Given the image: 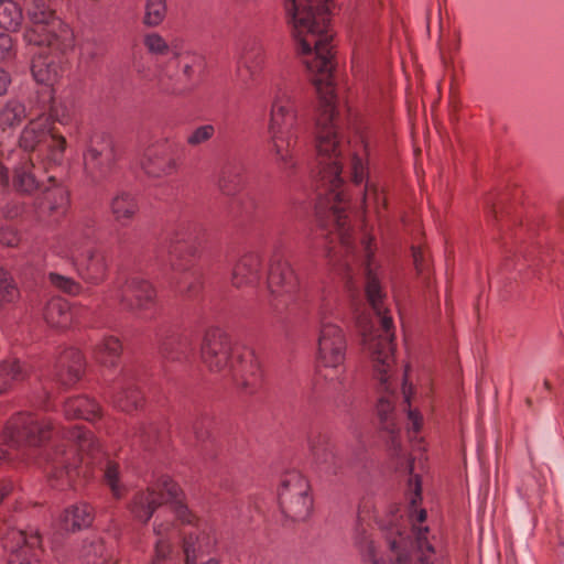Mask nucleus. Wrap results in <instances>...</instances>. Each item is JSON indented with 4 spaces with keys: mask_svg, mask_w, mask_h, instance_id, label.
<instances>
[{
    "mask_svg": "<svg viewBox=\"0 0 564 564\" xmlns=\"http://www.w3.org/2000/svg\"><path fill=\"white\" fill-rule=\"evenodd\" d=\"M262 260L258 253L243 254L235 264L231 283L235 288L254 286L261 278Z\"/></svg>",
    "mask_w": 564,
    "mask_h": 564,
    "instance_id": "obj_21",
    "label": "nucleus"
},
{
    "mask_svg": "<svg viewBox=\"0 0 564 564\" xmlns=\"http://www.w3.org/2000/svg\"><path fill=\"white\" fill-rule=\"evenodd\" d=\"M183 550L186 558V564H194L196 553L202 550V542L197 535L189 533L183 542Z\"/></svg>",
    "mask_w": 564,
    "mask_h": 564,
    "instance_id": "obj_48",
    "label": "nucleus"
},
{
    "mask_svg": "<svg viewBox=\"0 0 564 564\" xmlns=\"http://www.w3.org/2000/svg\"><path fill=\"white\" fill-rule=\"evenodd\" d=\"M347 340L335 322L334 308L326 304L319 311L316 360L319 367L339 369L346 359Z\"/></svg>",
    "mask_w": 564,
    "mask_h": 564,
    "instance_id": "obj_8",
    "label": "nucleus"
},
{
    "mask_svg": "<svg viewBox=\"0 0 564 564\" xmlns=\"http://www.w3.org/2000/svg\"><path fill=\"white\" fill-rule=\"evenodd\" d=\"M328 0H285L293 35L305 56L304 64L314 80H329L334 69L333 35L328 31Z\"/></svg>",
    "mask_w": 564,
    "mask_h": 564,
    "instance_id": "obj_1",
    "label": "nucleus"
},
{
    "mask_svg": "<svg viewBox=\"0 0 564 564\" xmlns=\"http://www.w3.org/2000/svg\"><path fill=\"white\" fill-rule=\"evenodd\" d=\"M29 26L23 39L28 44L65 52L74 45V33L50 7L28 8Z\"/></svg>",
    "mask_w": 564,
    "mask_h": 564,
    "instance_id": "obj_7",
    "label": "nucleus"
},
{
    "mask_svg": "<svg viewBox=\"0 0 564 564\" xmlns=\"http://www.w3.org/2000/svg\"><path fill=\"white\" fill-rule=\"evenodd\" d=\"M344 379H345V378H344V371H340V372L338 373V376L336 377V381H337V383H338V384H340V386H341V384L344 383Z\"/></svg>",
    "mask_w": 564,
    "mask_h": 564,
    "instance_id": "obj_60",
    "label": "nucleus"
},
{
    "mask_svg": "<svg viewBox=\"0 0 564 564\" xmlns=\"http://www.w3.org/2000/svg\"><path fill=\"white\" fill-rule=\"evenodd\" d=\"M110 209L116 221L127 226L138 213L139 207L132 195L120 193L111 199Z\"/></svg>",
    "mask_w": 564,
    "mask_h": 564,
    "instance_id": "obj_32",
    "label": "nucleus"
},
{
    "mask_svg": "<svg viewBox=\"0 0 564 564\" xmlns=\"http://www.w3.org/2000/svg\"><path fill=\"white\" fill-rule=\"evenodd\" d=\"M99 405L87 397L70 398L64 404V414L67 419L93 421L99 416Z\"/></svg>",
    "mask_w": 564,
    "mask_h": 564,
    "instance_id": "obj_31",
    "label": "nucleus"
},
{
    "mask_svg": "<svg viewBox=\"0 0 564 564\" xmlns=\"http://www.w3.org/2000/svg\"><path fill=\"white\" fill-rule=\"evenodd\" d=\"M118 299L128 311L141 317L152 316L158 303L154 286L138 276L127 280Z\"/></svg>",
    "mask_w": 564,
    "mask_h": 564,
    "instance_id": "obj_14",
    "label": "nucleus"
},
{
    "mask_svg": "<svg viewBox=\"0 0 564 564\" xmlns=\"http://www.w3.org/2000/svg\"><path fill=\"white\" fill-rule=\"evenodd\" d=\"M50 419L34 413H20L12 417L4 430V442L12 448L22 445L40 446L53 434Z\"/></svg>",
    "mask_w": 564,
    "mask_h": 564,
    "instance_id": "obj_11",
    "label": "nucleus"
},
{
    "mask_svg": "<svg viewBox=\"0 0 564 564\" xmlns=\"http://www.w3.org/2000/svg\"><path fill=\"white\" fill-rule=\"evenodd\" d=\"M91 237V229L74 227L58 239L55 251L62 258L70 260L83 279L98 283L106 275L107 263L100 252L89 247Z\"/></svg>",
    "mask_w": 564,
    "mask_h": 564,
    "instance_id": "obj_6",
    "label": "nucleus"
},
{
    "mask_svg": "<svg viewBox=\"0 0 564 564\" xmlns=\"http://www.w3.org/2000/svg\"><path fill=\"white\" fill-rule=\"evenodd\" d=\"M6 452L0 448V463L6 459Z\"/></svg>",
    "mask_w": 564,
    "mask_h": 564,
    "instance_id": "obj_62",
    "label": "nucleus"
},
{
    "mask_svg": "<svg viewBox=\"0 0 564 564\" xmlns=\"http://www.w3.org/2000/svg\"><path fill=\"white\" fill-rule=\"evenodd\" d=\"M91 522V508L86 503H77L66 508L59 518V527L66 532L87 528Z\"/></svg>",
    "mask_w": 564,
    "mask_h": 564,
    "instance_id": "obj_25",
    "label": "nucleus"
},
{
    "mask_svg": "<svg viewBox=\"0 0 564 564\" xmlns=\"http://www.w3.org/2000/svg\"><path fill=\"white\" fill-rule=\"evenodd\" d=\"M181 489L170 477H162L155 486L149 487L145 491H139L133 497L130 511L133 517L147 523L153 516L155 509L162 503H169L163 513L156 517L153 531L158 536L154 557L150 564H160L170 552V543L166 535L174 530V523L170 516H174L182 522L189 523L192 514L187 507L180 499Z\"/></svg>",
    "mask_w": 564,
    "mask_h": 564,
    "instance_id": "obj_2",
    "label": "nucleus"
},
{
    "mask_svg": "<svg viewBox=\"0 0 564 564\" xmlns=\"http://www.w3.org/2000/svg\"><path fill=\"white\" fill-rule=\"evenodd\" d=\"M48 281L54 288L69 295H77L82 289L76 281L58 273H50Z\"/></svg>",
    "mask_w": 564,
    "mask_h": 564,
    "instance_id": "obj_45",
    "label": "nucleus"
},
{
    "mask_svg": "<svg viewBox=\"0 0 564 564\" xmlns=\"http://www.w3.org/2000/svg\"><path fill=\"white\" fill-rule=\"evenodd\" d=\"M264 58V51L261 46L245 53L239 62V76L243 80L253 78L262 68Z\"/></svg>",
    "mask_w": 564,
    "mask_h": 564,
    "instance_id": "obj_35",
    "label": "nucleus"
},
{
    "mask_svg": "<svg viewBox=\"0 0 564 564\" xmlns=\"http://www.w3.org/2000/svg\"><path fill=\"white\" fill-rule=\"evenodd\" d=\"M160 350L167 360L184 361L194 351V343L189 335L180 334L164 340Z\"/></svg>",
    "mask_w": 564,
    "mask_h": 564,
    "instance_id": "obj_28",
    "label": "nucleus"
},
{
    "mask_svg": "<svg viewBox=\"0 0 564 564\" xmlns=\"http://www.w3.org/2000/svg\"><path fill=\"white\" fill-rule=\"evenodd\" d=\"M406 416H408V431L417 433L422 427V415L416 411L411 409L409 405L406 409Z\"/></svg>",
    "mask_w": 564,
    "mask_h": 564,
    "instance_id": "obj_52",
    "label": "nucleus"
},
{
    "mask_svg": "<svg viewBox=\"0 0 564 564\" xmlns=\"http://www.w3.org/2000/svg\"><path fill=\"white\" fill-rule=\"evenodd\" d=\"M215 134V127L213 124H203L195 128L186 138V142L191 147L200 145L209 141Z\"/></svg>",
    "mask_w": 564,
    "mask_h": 564,
    "instance_id": "obj_46",
    "label": "nucleus"
},
{
    "mask_svg": "<svg viewBox=\"0 0 564 564\" xmlns=\"http://www.w3.org/2000/svg\"><path fill=\"white\" fill-rule=\"evenodd\" d=\"M70 457H74L73 448L66 452L65 449H61L57 445H54L50 453H46V460L52 464V470L50 473L53 477L59 479L63 476L64 468L76 467L77 460L74 458V462L70 463ZM66 474L69 476V470H67Z\"/></svg>",
    "mask_w": 564,
    "mask_h": 564,
    "instance_id": "obj_38",
    "label": "nucleus"
},
{
    "mask_svg": "<svg viewBox=\"0 0 564 564\" xmlns=\"http://www.w3.org/2000/svg\"><path fill=\"white\" fill-rule=\"evenodd\" d=\"M34 170H36L33 159L23 158L21 163L14 167V185L18 189L32 193L37 188L40 181Z\"/></svg>",
    "mask_w": 564,
    "mask_h": 564,
    "instance_id": "obj_34",
    "label": "nucleus"
},
{
    "mask_svg": "<svg viewBox=\"0 0 564 564\" xmlns=\"http://www.w3.org/2000/svg\"><path fill=\"white\" fill-rule=\"evenodd\" d=\"M267 282L270 305L274 311L280 312L292 301L299 286L297 278L286 260L274 256L270 260Z\"/></svg>",
    "mask_w": 564,
    "mask_h": 564,
    "instance_id": "obj_13",
    "label": "nucleus"
},
{
    "mask_svg": "<svg viewBox=\"0 0 564 564\" xmlns=\"http://www.w3.org/2000/svg\"><path fill=\"white\" fill-rule=\"evenodd\" d=\"M10 83V75L4 69L0 68V96L7 93Z\"/></svg>",
    "mask_w": 564,
    "mask_h": 564,
    "instance_id": "obj_55",
    "label": "nucleus"
},
{
    "mask_svg": "<svg viewBox=\"0 0 564 564\" xmlns=\"http://www.w3.org/2000/svg\"><path fill=\"white\" fill-rule=\"evenodd\" d=\"M83 555L87 558H102L106 555L104 542L100 539H93L83 546Z\"/></svg>",
    "mask_w": 564,
    "mask_h": 564,
    "instance_id": "obj_49",
    "label": "nucleus"
},
{
    "mask_svg": "<svg viewBox=\"0 0 564 564\" xmlns=\"http://www.w3.org/2000/svg\"><path fill=\"white\" fill-rule=\"evenodd\" d=\"M3 155H4V151L2 149V144L0 143V156H3ZM7 180H8L7 169L0 164V182H6Z\"/></svg>",
    "mask_w": 564,
    "mask_h": 564,
    "instance_id": "obj_59",
    "label": "nucleus"
},
{
    "mask_svg": "<svg viewBox=\"0 0 564 564\" xmlns=\"http://www.w3.org/2000/svg\"><path fill=\"white\" fill-rule=\"evenodd\" d=\"M412 534L414 542L409 541V535L401 524L391 522L384 528V535L391 552L397 556L393 564H435L436 550L430 539V530L423 525L426 519L424 509L411 511Z\"/></svg>",
    "mask_w": 564,
    "mask_h": 564,
    "instance_id": "obj_5",
    "label": "nucleus"
},
{
    "mask_svg": "<svg viewBox=\"0 0 564 564\" xmlns=\"http://www.w3.org/2000/svg\"><path fill=\"white\" fill-rule=\"evenodd\" d=\"M410 489L413 490V496L411 497V506L414 507L417 500L421 499V481L417 475H414L410 478Z\"/></svg>",
    "mask_w": 564,
    "mask_h": 564,
    "instance_id": "obj_54",
    "label": "nucleus"
},
{
    "mask_svg": "<svg viewBox=\"0 0 564 564\" xmlns=\"http://www.w3.org/2000/svg\"><path fill=\"white\" fill-rule=\"evenodd\" d=\"M122 345L118 337L102 336L93 348V356L97 362L105 367H115L120 358Z\"/></svg>",
    "mask_w": 564,
    "mask_h": 564,
    "instance_id": "obj_27",
    "label": "nucleus"
},
{
    "mask_svg": "<svg viewBox=\"0 0 564 564\" xmlns=\"http://www.w3.org/2000/svg\"><path fill=\"white\" fill-rule=\"evenodd\" d=\"M413 260L419 272L422 271L423 253L420 249L413 248Z\"/></svg>",
    "mask_w": 564,
    "mask_h": 564,
    "instance_id": "obj_56",
    "label": "nucleus"
},
{
    "mask_svg": "<svg viewBox=\"0 0 564 564\" xmlns=\"http://www.w3.org/2000/svg\"><path fill=\"white\" fill-rule=\"evenodd\" d=\"M355 544L358 547L364 562L369 564H388L383 556L378 553L375 542L366 530H357Z\"/></svg>",
    "mask_w": 564,
    "mask_h": 564,
    "instance_id": "obj_39",
    "label": "nucleus"
},
{
    "mask_svg": "<svg viewBox=\"0 0 564 564\" xmlns=\"http://www.w3.org/2000/svg\"><path fill=\"white\" fill-rule=\"evenodd\" d=\"M44 319L50 327L64 329L73 324L74 312L67 301L55 297L47 303Z\"/></svg>",
    "mask_w": 564,
    "mask_h": 564,
    "instance_id": "obj_24",
    "label": "nucleus"
},
{
    "mask_svg": "<svg viewBox=\"0 0 564 564\" xmlns=\"http://www.w3.org/2000/svg\"><path fill=\"white\" fill-rule=\"evenodd\" d=\"M3 547L11 552L8 564H37L35 549L41 545V538L36 531L30 533L11 529L3 538Z\"/></svg>",
    "mask_w": 564,
    "mask_h": 564,
    "instance_id": "obj_15",
    "label": "nucleus"
},
{
    "mask_svg": "<svg viewBox=\"0 0 564 564\" xmlns=\"http://www.w3.org/2000/svg\"><path fill=\"white\" fill-rule=\"evenodd\" d=\"M84 366V358L78 349L65 348L55 360L52 379L62 386H72L82 378Z\"/></svg>",
    "mask_w": 564,
    "mask_h": 564,
    "instance_id": "obj_19",
    "label": "nucleus"
},
{
    "mask_svg": "<svg viewBox=\"0 0 564 564\" xmlns=\"http://www.w3.org/2000/svg\"><path fill=\"white\" fill-rule=\"evenodd\" d=\"M31 72L36 83L52 87L62 75V66L56 56L39 54L32 58Z\"/></svg>",
    "mask_w": 564,
    "mask_h": 564,
    "instance_id": "obj_23",
    "label": "nucleus"
},
{
    "mask_svg": "<svg viewBox=\"0 0 564 564\" xmlns=\"http://www.w3.org/2000/svg\"><path fill=\"white\" fill-rule=\"evenodd\" d=\"M142 44L145 51L153 56L163 57L166 56L170 51V44L166 39L159 32H147L142 36Z\"/></svg>",
    "mask_w": 564,
    "mask_h": 564,
    "instance_id": "obj_43",
    "label": "nucleus"
},
{
    "mask_svg": "<svg viewBox=\"0 0 564 564\" xmlns=\"http://www.w3.org/2000/svg\"><path fill=\"white\" fill-rule=\"evenodd\" d=\"M403 393H404V401L406 403H409V395H408L406 391L404 390Z\"/></svg>",
    "mask_w": 564,
    "mask_h": 564,
    "instance_id": "obj_64",
    "label": "nucleus"
},
{
    "mask_svg": "<svg viewBox=\"0 0 564 564\" xmlns=\"http://www.w3.org/2000/svg\"><path fill=\"white\" fill-rule=\"evenodd\" d=\"M279 505L283 514L293 521L306 520L313 508L310 485L299 471L283 476L279 487Z\"/></svg>",
    "mask_w": 564,
    "mask_h": 564,
    "instance_id": "obj_10",
    "label": "nucleus"
},
{
    "mask_svg": "<svg viewBox=\"0 0 564 564\" xmlns=\"http://www.w3.org/2000/svg\"><path fill=\"white\" fill-rule=\"evenodd\" d=\"M26 117L23 104L18 100H9L0 109V128L2 131L19 126Z\"/></svg>",
    "mask_w": 564,
    "mask_h": 564,
    "instance_id": "obj_40",
    "label": "nucleus"
},
{
    "mask_svg": "<svg viewBox=\"0 0 564 564\" xmlns=\"http://www.w3.org/2000/svg\"><path fill=\"white\" fill-rule=\"evenodd\" d=\"M11 488H12V486L9 482H1L0 484V502L3 500V498L6 496L9 495V492L11 491Z\"/></svg>",
    "mask_w": 564,
    "mask_h": 564,
    "instance_id": "obj_57",
    "label": "nucleus"
},
{
    "mask_svg": "<svg viewBox=\"0 0 564 564\" xmlns=\"http://www.w3.org/2000/svg\"><path fill=\"white\" fill-rule=\"evenodd\" d=\"M238 348H234L228 336L220 329H209L204 337L200 358L213 373L229 377L236 362Z\"/></svg>",
    "mask_w": 564,
    "mask_h": 564,
    "instance_id": "obj_12",
    "label": "nucleus"
},
{
    "mask_svg": "<svg viewBox=\"0 0 564 564\" xmlns=\"http://www.w3.org/2000/svg\"><path fill=\"white\" fill-rule=\"evenodd\" d=\"M113 161L112 139L105 133L95 134L84 158L86 172L93 177H100L108 172Z\"/></svg>",
    "mask_w": 564,
    "mask_h": 564,
    "instance_id": "obj_16",
    "label": "nucleus"
},
{
    "mask_svg": "<svg viewBox=\"0 0 564 564\" xmlns=\"http://www.w3.org/2000/svg\"><path fill=\"white\" fill-rule=\"evenodd\" d=\"M203 564H219V562L216 558H209L206 562H204Z\"/></svg>",
    "mask_w": 564,
    "mask_h": 564,
    "instance_id": "obj_61",
    "label": "nucleus"
},
{
    "mask_svg": "<svg viewBox=\"0 0 564 564\" xmlns=\"http://www.w3.org/2000/svg\"><path fill=\"white\" fill-rule=\"evenodd\" d=\"M19 236L11 229H4L0 232V242L8 247H13L19 243Z\"/></svg>",
    "mask_w": 564,
    "mask_h": 564,
    "instance_id": "obj_53",
    "label": "nucleus"
},
{
    "mask_svg": "<svg viewBox=\"0 0 564 564\" xmlns=\"http://www.w3.org/2000/svg\"><path fill=\"white\" fill-rule=\"evenodd\" d=\"M48 108H43L45 110V115L50 118L51 127H53V122H59L61 124H67L70 122L72 111L69 106L64 101H56L53 97V90L48 91Z\"/></svg>",
    "mask_w": 564,
    "mask_h": 564,
    "instance_id": "obj_42",
    "label": "nucleus"
},
{
    "mask_svg": "<svg viewBox=\"0 0 564 564\" xmlns=\"http://www.w3.org/2000/svg\"><path fill=\"white\" fill-rule=\"evenodd\" d=\"M47 138H50V140L46 145L44 163V170L46 172L48 171V166L62 164L66 149V139L53 131V127H51V121L50 118L46 117L45 110H40L23 129L20 137V147L26 151H32Z\"/></svg>",
    "mask_w": 564,
    "mask_h": 564,
    "instance_id": "obj_9",
    "label": "nucleus"
},
{
    "mask_svg": "<svg viewBox=\"0 0 564 564\" xmlns=\"http://www.w3.org/2000/svg\"><path fill=\"white\" fill-rule=\"evenodd\" d=\"M0 293L6 302H11L18 296L17 286L13 284L8 272L2 268H0Z\"/></svg>",
    "mask_w": 564,
    "mask_h": 564,
    "instance_id": "obj_47",
    "label": "nucleus"
},
{
    "mask_svg": "<svg viewBox=\"0 0 564 564\" xmlns=\"http://www.w3.org/2000/svg\"><path fill=\"white\" fill-rule=\"evenodd\" d=\"M15 55L12 37L7 33H0V62H6Z\"/></svg>",
    "mask_w": 564,
    "mask_h": 564,
    "instance_id": "obj_50",
    "label": "nucleus"
},
{
    "mask_svg": "<svg viewBox=\"0 0 564 564\" xmlns=\"http://www.w3.org/2000/svg\"><path fill=\"white\" fill-rule=\"evenodd\" d=\"M365 250L369 254V241H364Z\"/></svg>",
    "mask_w": 564,
    "mask_h": 564,
    "instance_id": "obj_63",
    "label": "nucleus"
},
{
    "mask_svg": "<svg viewBox=\"0 0 564 564\" xmlns=\"http://www.w3.org/2000/svg\"><path fill=\"white\" fill-rule=\"evenodd\" d=\"M63 438L70 442L83 454L93 455L95 451L99 449V443L94 435L78 426L67 432V435H63Z\"/></svg>",
    "mask_w": 564,
    "mask_h": 564,
    "instance_id": "obj_41",
    "label": "nucleus"
},
{
    "mask_svg": "<svg viewBox=\"0 0 564 564\" xmlns=\"http://www.w3.org/2000/svg\"><path fill=\"white\" fill-rule=\"evenodd\" d=\"M189 238V229L185 225H181L167 231L166 241L173 246L180 242H185Z\"/></svg>",
    "mask_w": 564,
    "mask_h": 564,
    "instance_id": "obj_51",
    "label": "nucleus"
},
{
    "mask_svg": "<svg viewBox=\"0 0 564 564\" xmlns=\"http://www.w3.org/2000/svg\"><path fill=\"white\" fill-rule=\"evenodd\" d=\"M104 479L115 498L120 499L124 495L126 487L120 481V470L117 463L111 460L107 463L104 471Z\"/></svg>",
    "mask_w": 564,
    "mask_h": 564,
    "instance_id": "obj_44",
    "label": "nucleus"
},
{
    "mask_svg": "<svg viewBox=\"0 0 564 564\" xmlns=\"http://www.w3.org/2000/svg\"><path fill=\"white\" fill-rule=\"evenodd\" d=\"M69 204V195L65 187L54 184L43 193L40 200V208L51 215L65 214Z\"/></svg>",
    "mask_w": 564,
    "mask_h": 564,
    "instance_id": "obj_30",
    "label": "nucleus"
},
{
    "mask_svg": "<svg viewBox=\"0 0 564 564\" xmlns=\"http://www.w3.org/2000/svg\"><path fill=\"white\" fill-rule=\"evenodd\" d=\"M371 362H373L371 360ZM394 365V358L392 357V365L389 367L387 371H380V369H376L375 364H372L376 377L379 380L380 387L382 389L383 394L380 397L378 404H377V412L380 419L386 422L389 419V414L393 410V400L392 395L390 393V378H391V371Z\"/></svg>",
    "mask_w": 564,
    "mask_h": 564,
    "instance_id": "obj_33",
    "label": "nucleus"
},
{
    "mask_svg": "<svg viewBox=\"0 0 564 564\" xmlns=\"http://www.w3.org/2000/svg\"><path fill=\"white\" fill-rule=\"evenodd\" d=\"M229 377L246 393H254L262 383V369L258 357L251 350H239Z\"/></svg>",
    "mask_w": 564,
    "mask_h": 564,
    "instance_id": "obj_17",
    "label": "nucleus"
},
{
    "mask_svg": "<svg viewBox=\"0 0 564 564\" xmlns=\"http://www.w3.org/2000/svg\"><path fill=\"white\" fill-rule=\"evenodd\" d=\"M50 0H25V3L28 8L30 7H50L48 6Z\"/></svg>",
    "mask_w": 564,
    "mask_h": 564,
    "instance_id": "obj_58",
    "label": "nucleus"
},
{
    "mask_svg": "<svg viewBox=\"0 0 564 564\" xmlns=\"http://www.w3.org/2000/svg\"><path fill=\"white\" fill-rule=\"evenodd\" d=\"M167 17L166 0H144L142 24L154 29L163 24Z\"/></svg>",
    "mask_w": 564,
    "mask_h": 564,
    "instance_id": "obj_36",
    "label": "nucleus"
},
{
    "mask_svg": "<svg viewBox=\"0 0 564 564\" xmlns=\"http://www.w3.org/2000/svg\"><path fill=\"white\" fill-rule=\"evenodd\" d=\"M143 171L151 177H164L176 172L177 163L164 145H151L141 159Z\"/></svg>",
    "mask_w": 564,
    "mask_h": 564,
    "instance_id": "obj_20",
    "label": "nucleus"
},
{
    "mask_svg": "<svg viewBox=\"0 0 564 564\" xmlns=\"http://www.w3.org/2000/svg\"><path fill=\"white\" fill-rule=\"evenodd\" d=\"M198 56L182 57L180 69L172 74L170 69H163L159 77V85L162 91L181 96L187 94L194 88L195 66L199 63Z\"/></svg>",
    "mask_w": 564,
    "mask_h": 564,
    "instance_id": "obj_18",
    "label": "nucleus"
},
{
    "mask_svg": "<svg viewBox=\"0 0 564 564\" xmlns=\"http://www.w3.org/2000/svg\"><path fill=\"white\" fill-rule=\"evenodd\" d=\"M365 294L379 319L380 329L373 335H365L364 341L376 369L387 371L392 365L394 326L392 317L388 314L387 293L382 288L381 278L370 264L366 271Z\"/></svg>",
    "mask_w": 564,
    "mask_h": 564,
    "instance_id": "obj_4",
    "label": "nucleus"
},
{
    "mask_svg": "<svg viewBox=\"0 0 564 564\" xmlns=\"http://www.w3.org/2000/svg\"><path fill=\"white\" fill-rule=\"evenodd\" d=\"M300 127V91L292 86L278 85L270 104L268 131L274 162L285 173L296 166L295 145Z\"/></svg>",
    "mask_w": 564,
    "mask_h": 564,
    "instance_id": "obj_3",
    "label": "nucleus"
},
{
    "mask_svg": "<svg viewBox=\"0 0 564 564\" xmlns=\"http://www.w3.org/2000/svg\"><path fill=\"white\" fill-rule=\"evenodd\" d=\"M314 463L324 471L335 474L341 467L335 444L327 435H317L311 442Z\"/></svg>",
    "mask_w": 564,
    "mask_h": 564,
    "instance_id": "obj_22",
    "label": "nucleus"
},
{
    "mask_svg": "<svg viewBox=\"0 0 564 564\" xmlns=\"http://www.w3.org/2000/svg\"><path fill=\"white\" fill-rule=\"evenodd\" d=\"M112 402L121 411H132L138 409L143 401L141 392L133 382L121 380L116 382Z\"/></svg>",
    "mask_w": 564,
    "mask_h": 564,
    "instance_id": "obj_29",
    "label": "nucleus"
},
{
    "mask_svg": "<svg viewBox=\"0 0 564 564\" xmlns=\"http://www.w3.org/2000/svg\"><path fill=\"white\" fill-rule=\"evenodd\" d=\"M31 372V367L17 358L0 362V394L8 391L15 382L23 381Z\"/></svg>",
    "mask_w": 564,
    "mask_h": 564,
    "instance_id": "obj_26",
    "label": "nucleus"
},
{
    "mask_svg": "<svg viewBox=\"0 0 564 564\" xmlns=\"http://www.w3.org/2000/svg\"><path fill=\"white\" fill-rule=\"evenodd\" d=\"M23 21L20 4L13 0H0V28L7 31H17Z\"/></svg>",
    "mask_w": 564,
    "mask_h": 564,
    "instance_id": "obj_37",
    "label": "nucleus"
}]
</instances>
